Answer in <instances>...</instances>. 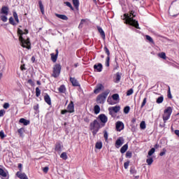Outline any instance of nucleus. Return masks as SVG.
I'll return each instance as SVG.
<instances>
[{"instance_id": "obj_28", "label": "nucleus", "mask_w": 179, "mask_h": 179, "mask_svg": "<svg viewBox=\"0 0 179 179\" xmlns=\"http://www.w3.org/2000/svg\"><path fill=\"white\" fill-rule=\"evenodd\" d=\"M50 55H51V59L52 62H57L58 56H57V55H55L54 53H52Z\"/></svg>"}, {"instance_id": "obj_8", "label": "nucleus", "mask_w": 179, "mask_h": 179, "mask_svg": "<svg viewBox=\"0 0 179 179\" xmlns=\"http://www.w3.org/2000/svg\"><path fill=\"white\" fill-rule=\"evenodd\" d=\"M97 120H99V122L101 121V124H103V127L106 125V122L108 121V118L104 114L99 115Z\"/></svg>"}, {"instance_id": "obj_15", "label": "nucleus", "mask_w": 179, "mask_h": 179, "mask_svg": "<svg viewBox=\"0 0 179 179\" xmlns=\"http://www.w3.org/2000/svg\"><path fill=\"white\" fill-rule=\"evenodd\" d=\"M67 111L69 113H74L75 107L73 106V102H71L67 106Z\"/></svg>"}, {"instance_id": "obj_52", "label": "nucleus", "mask_w": 179, "mask_h": 179, "mask_svg": "<svg viewBox=\"0 0 179 179\" xmlns=\"http://www.w3.org/2000/svg\"><path fill=\"white\" fill-rule=\"evenodd\" d=\"M56 150H61V144H57L55 147Z\"/></svg>"}, {"instance_id": "obj_45", "label": "nucleus", "mask_w": 179, "mask_h": 179, "mask_svg": "<svg viewBox=\"0 0 179 179\" xmlns=\"http://www.w3.org/2000/svg\"><path fill=\"white\" fill-rule=\"evenodd\" d=\"M134 93V90L132 89H130L127 91V96H131V94H133Z\"/></svg>"}, {"instance_id": "obj_42", "label": "nucleus", "mask_w": 179, "mask_h": 179, "mask_svg": "<svg viewBox=\"0 0 179 179\" xmlns=\"http://www.w3.org/2000/svg\"><path fill=\"white\" fill-rule=\"evenodd\" d=\"M65 5H66V6H69V8L71 9V10H73V7L72 6V4H71L69 1H66L64 2Z\"/></svg>"}, {"instance_id": "obj_59", "label": "nucleus", "mask_w": 179, "mask_h": 179, "mask_svg": "<svg viewBox=\"0 0 179 179\" xmlns=\"http://www.w3.org/2000/svg\"><path fill=\"white\" fill-rule=\"evenodd\" d=\"M20 69H21V71H26V68L24 67V64H23L20 66Z\"/></svg>"}, {"instance_id": "obj_21", "label": "nucleus", "mask_w": 179, "mask_h": 179, "mask_svg": "<svg viewBox=\"0 0 179 179\" xmlns=\"http://www.w3.org/2000/svg\"><path fill=\"white\" fill-rule=\"evenodd\" d=\"M70 82L72 83L73 86H78L79 83H78V80L73 78H70Z\"/></svg>"}, {"instance_id": "obj_41", "label": "nucleus", "mask_w": 179, "mask_h": 179, "mask_svg": "<svg viewBox=\"0 0 179 179\" xmlns=\"http://www.w3.org/2000/svg\"><path fill=\"white\" fill-rule=\"evenodd\" d=\"M36 97H38L41 94V90L38 87L36 88Z\"/></svg>"}, {"instance_id": "obj_38", "label": "nucleus", "mask_w": 179, "mask_h": 179, "mask_svg": "<svg viewBox=\"0 0 179 179\" xmlns=\"http://www.w3.org/2000/svg\"><path fill=\"white\" fill-rule=\"evenodd\" d=\"M13 16L15 22H17V23H19V17H17V13L15 11L13 12Z\"/></svg>"}, {"instance_id": "obj_37", "label": "nucleus", "mask_w": 179, "mask_h": 179, "mask_svg": "<svg viewBox=\"0 0 179 179\" xmlns=\"http://www.w3.org/2000/svg\"><path fill=\"white\" fill-rule=\"evenodd\" d=\"M163 100H164L163 96L158 97L157 99V104H160V103H163Z\"/></svg>"}, {"instance_id": "obj_36", "label": "nucleus", "mask_w": 179, "mask_h": 179, "mask_svg": "<svg viewBox=\"0 0 179 179\" xmlns=\"http://www.w3.org/2000/svg\"><path fill=\"white\" fill-rule=\"evenodd\" d=\"M140 127L141 129H146V124L145 123V121H143L140 124Z\"/></svg>"}, {"instance_id": "obj_44", "label": "nucleus", "mask_w": 179, "mask_h": 179, "mask_svg": "<svg viewBox=\"0 0 179 179\" xmlns=\"http://www.w3.org/2000/svg\"><path fill=\"white\" fill-rule=\"evenodd\" d=\"M145 38H146V40L150 41V43H153V38H152V37H150V36H149V35L145 36Z\"/></svg>"}, {"instance_id": "obj_63", "label": "nucleus", "mask_w": 179, "mask_h": 179, "mask_svg": "<svg viewBox=\"0 0 179 179\" xmlns=\"http://www.w3.org/2000/svg\"><path fill=\"white\" fill-rule=\"evenodd\" d=\"M175 134L177 135V136H179V130H175Z\"/></svg>"}, {"instance_id": "obj_19", "label": "nucleus", "mask_w": 179, "mask_h": 179, "mask_svg": "<svg viewBox=\"0 0 179 179\" xmlns=\"http://www.w3.org/2000/svg\"><path fill=\"white\" fill-rule=\"evenodd\" d=\"M44 100L45 103H47V104H48L49 106H51V98L50 97V95L46 94L44 96Z\"/></svg>"}, {"instance_id": "obj_56", "label": "nucleus", "mask_w": 179, "mask_h": 179, "mask_svg": "<svg viewBox=\"0 0 179 179\" xmlns=\"http://www.w3.org/2000/svg\"><path fill=\"white\" fill-rule=\"evenodd\" d=\"M4 114H5V110H0V117H3Z\"/></svg>"}, {"instance_id": "obj_40", "label": "nucleus", "mask_w": 179, "mask_h": 179, "mask_svg": "<svg viewBox=\"0 0 179 179\" xmlns=\"http://www.w3.org/2000/svg\"><path fill=\"white\" fill-rule=\"evenodd\" d=\"M129 110H131V108H129V106L124 107V114H128V113H129Z\"/></svg>"}, {"instance_id": "obj_17", "label": "nucleus", "mask_w": 179, "mask_h": 179, "mask_svg": "<svg viewBox=\"0 0 179 179\" xmlns=\"http://www.w3.org/2000/svg\"><path fill=\"white\" fill-rule=\"evenodd\" d=\"M98 31L99 33H100L103 40H106V33H104V31L103 30V29H101V27H98Z\"/></svg>"}, {"instance_id": "obj_9", "label": "nucleus", "mask_w": 179, "mask_h": 179, "mask_svg": "<svg viewBox=\"0 0 179 179\" xmlns=\"http://www.w3.org/2000/svg\"><path fill=\"white\" fill-rule=\"evenodd\" d=\"M122 145H124V138L119 137L115 142V146L117 149H120Z\"/></svg>"}, {"instance_id": "obj_26", "label": "nucleus", "mask_w": 179, "mask_h": 179, "mask_svg": "<svg viewBox=\"0 0 179 179\" xmlns=\"http://www.w3.org/2000/svg\"><path fill=\"white\" fill-rule=\"evenodd\" d=\"M146 163L148 166H152V164L153 163V158L151 157H148L146 159Z\"/></svg>"}, {"instance_id": "obj_25", "label": "nucleus", "mask_w": 179, "mask_h": 179, "mask_svg": "<svg viewBox=\"0 0 179 179\" xmlns=\"http://www.w3.org/2000/svg\"><path fill=\"white\" fill-rule=\"evenodd\" d=\"M58 90L59 93H65V92H66V88H65V85H61Z\"/></svg>"}, {"instance_id": "obj_2", "label": "nucleus", "mask_w": 179, "mask_h": 179, "mask_svg": "<svg viewBox=\"0 0 179 179\" xmlns=\"http://www.w3.org/2000/svg\"><path fill=\"white\" fill-rule=\"evenodd\" d=\"M124 17L126 19V23H128V24H130L131 26H134V27H136V29H140L138 21L132 18L135 17L133 11H131L130 14H124Z\"/></svg>"}, {"instance_id": "obj_34", "label": "nucleus", "mask_w": 179, "mask_h": 179, "mask_svg": "<svg viewBox=\"0 0 179 179\" xmlns=\"http://www.w3.org/2000/svg\"><path fill=\"white\" fill-rule=\"evenodd\" d=\"M112 99L115 100V101H117V100H120V95H118V94H115L112 96Z\"/></svg>"}, {"instance_id": "obj_46", "label": "nucleus", "mask_w": 179, "mask_h": 179, "mask_svg": "<svg viewBox=\"0 0 179 179\" xmlns=\"http://www.w3.org/2000/svg\"><path fill=\"white\" fill-rule=\"evenodd\" d=\"M106 66H110V57H106Z\"/></svg>"}, {"instance_id": "obj_55", "label": "nucleus", "mask_w": 179, "mask_h": 179, "mask_svg": "<svg viewBox=\"0 0 179 179\" xmlns=\"http://www.w3.org/2000/svg\"><path fill=\"white\" fill-rule=\"evenodd\" d=\"M145 104H146V98H144L143 103L141 104V108H143Z\"/></svg>"}, {"instance_id": "obj_20", "label": "nucleus", "mask_w": 179, "mask_h": 179, "mask_svg": "<svg viewBox=\"0 0 179 179\" xmlns=\"http://www.w3.org/2000/svg\"><path fill=\"white\" fill-rule=\"evenodd\" d=\"M20 122L21 124H23L24 125H29V124H30V121H29V120H26V119H24V118H21V119L20 120Z\"/></svg>"}, {"instance_id": "obj_57", "label": "nucleus", "mask_w": 179, "mask_h": 179, "mask_svg": "<svg viewBox=\"0 0 179 179\" xmlns=\"http://www.w3.org/2000/svg\"><path fill=\"white\" fill-rule=\"evenodd\" d=\"M108 103H109V104H110L111 106L114 104V102L111 101V98L108 99Z\"/></svg>"}, {"instance_id": "obj_16", "label": "nucleus", "mask_w": 179, "mask_h": 179, "mask_svg": "<svg viewBox=\"0 0 179 179\" xmlns=\"http://www.w3.org/2000/svg\"><path fill=\"white\" fill-rule=\"evenodd\" d=\"M16 176L17 177H18V178L20 179H24L25 178L27 177V175H26V173L20 171L17 172Z\"/></svg>"}, {"instance_id": "obj_18", "label": "nucleus", "mask_w": 179, "mask_h": 179, "mask_svg": "<svg viewBox=\"0 0 179 179\" xmlns=\"http://www.w3.org/2000/svg\"><path fill=\"white\" fill-rule=\"evenodd\" d=\"M57 17H59V19H62V20H68V17L65 15H61L58 13L55 14Z\"/></svg>"}, {"instance_id": "obj_33", "label": "nucleus", "mask_w": 179, "mask_h": 179, "mask_svg": "<svg viewBox=\"0 0 179 179\" xmlns=\"http://www.w3.org/2000/svg\"><path fill=\"white\" fill-rule=\"evenodd\" d=\"M121 80V76L120 75V73H116V78H115V83H118Z\"/></svg>"}, {"instance_id": "obj_4", "label": "nucleus", "mask_w": 179, "mask_h": 179, "mask_svg": "<svg viewBox=\"0 0 179 179\" xmlns=\"http://www.w3.org/2000/svg\"><path fill=\"white\" fill-rule=\"evenodd\" d=\"M8 15H9V8L8 6H3L0 10V19L4 23L8 22Z\"/></svg>"}, {"instance_id": "obj_12", "label": "nucleus", "mask_w": 179, "mask_h": 179, "mask_svg": "<svg viewBox=\"0 0 179 179\" xmlns=\"http://www.w3.org/2000/svg\"><path fill=\"white\" fill-rule=\"evenodd\" d=\"M116 129L117 131H118L119 132L120 131H122V129H124V123L122 122H117L116 123Z\"/></svg>"}, {"instance_id": "obj_62", "label": "nucleus", "mask_w": 179, "mask_h": 179, "mask_svg": "<svg viewBox=\"0 0 179 179\" xmlns=\"http://www.w3.org/2000/svg\"><path fill=\"white\" fill-rule=\"evenodd\" d=\"M130 173H131V174H135V173H136V171H135V169H131V170H130Z\"/></svg>"}, {"instance_id": "obj_53", "label": "nucleus", "mask_w": 179, "mask_h": 179, "mask_svg": "<svg viewBox=\"0 0 179 179\" xmlns=\"http://www.w3.org/2000/svg\"><path fill=\"white\" fill-rule=\"evenodd\" d=\"M3 108H5L6 110L9 108V103H5L3 104Z\"/></svg>"}, {"instance_id": "obj_23", "label": "nucleus", "mask_w": 179, "mask_h": 179, "mask_svg": "<svg viewBox=\"0 0 179 179\" xmlns=\"http://www.w3.org/2000/svg\"><path fill=\"white\" fill-rule=\"evenodd\" d=\"M127 150H128V144H125L124 145L121 149H120V152L121 153H125V152H127Z\"/></svg>"}, {"instance_id": "obj_58", "label": "nucleus", "mask_w": 179, "mask_h": 179, "mask_svg": "<svg viewBox=\"0 0 179 179\" xmlns=\"http://www.w3.org/2000/svg\"><path fill=\"white\" fill-rule=\"evenodd\" d=\"M66 113H69V112H68V110H62L61 111V114H62V115L66 114Z\"/></svg>"}, {"instance_id": "obj_47", "label": "nucleus", "mask_w": 179, "mask_h": 179, "mask_svg": "<svg viewBox=\"0 0 179 179\" xmlns=\"http://www.w3.org/2000/svg\"><path fill=\"white\" fill-rule=\"evenodd\" d=\"M104 51L106 54H107L108 57H110V50H108V48H107V47L104 48Z\"/></svg>"}, {"instance_id": "obj_11", "label": "nucleus", "mask_w": 179, "mask_h": 179, "mask_svg": "<svg viewBox=\"0 0 179 179\" xmlns=\"http://www.w3.org/2000/svg\"><path fill=\"white\" fill-rule=\"evenodd\" d=\"M0 176L2 179H9V176L8 172L5 171L3 169L0 168Z\"/></svg>"}, {"instance_id": "obj_1", "label": "nucleus", "mask_w": 179, "mask_h": 179, "mask_svg": "<svg viewBox=\"0 0 179 179\" xmlns=\"http://www.w3.org/2000/svg\"><path fill=\"white\" fill-rule=\"evenodd\" d=\"M28 33H29V31L27 29H25L24 32L20 29H17V34L20 36L19 40L20 41V44L22 47H23L24 48H27L28 50H30V41L29 38L27 39H25L24 38H23V34H27Z\"/></svg>"}, {"instance_id": "obj_49", "label": "nucleus", "mask_w": 179, "mask_h": 179, "mask_svg": "<svg viewBox=\"0 0 179 179\" xmlns=\"http://www.w3.org/2000/svg\"><path fill=\"white\" fill-rule=\"evenodd\" d=\"M126 157H129V158L132 157V152L128 151V152L126 153Z\"/></svg>"}, {"instance_id": "obj_31", "label": "nucleus", "mask_w": 179, "mask_h": 179, "mask_svg": "<svg viewBox=\"0 0 179 179\" xmlns=\"http://www.w3.org/2000/svg\"><path fill=\"white\" fill-rule=\"evenodd\" d=\"M158 57H159V58H162V59H166V53L164 52L159 53Z\"/></svg>"}, {"instance_id": "obj_10", "label": "nucleus", "mask_w": 179, "mask_h": 179, "mask_svg": "<svg viewBox=\"0 0 179 179\" xmlns=\"http://www.w3.org/2000/svg\"><path fill=\"white\" fill-rule=\"evenodd\" d=\"M121 110L120 106H112L108 108L109 114L112 115L113 113H118Z\"/></svg>"}, {"instance_id": "obj_48", "label": "nucleus", "mask_w": 179, "mask_h": 179, "mask_svg": "<svg viewBox=\"0 0 179 179\" xmlns=\"http://www.w3.org/2000/svg\"><path fill=\"white\" fill-rule=\"evenodd\" d=\"M103 137L106 139V141L108 139V133H107V131H104Z\"/></svg>"}, {"instance_id": "obj_24", "label": "nucleus", "mask_w": 179, "mask_h": 179, "mask_svg": "<svg viewBox=\"0 0 179 179\" xmlns=\"http://www.w3.org/2000/svg\"><path fill=\"white\" fill-rule=\"evenodd\" d=\"M95 148L96 149H101V148H103V143L101 141H98L95 144Z\"/></svg>"}, {"instance_id": "obj_32", "label": "nucleus", "mask_w": 179, "mask_h": 179, "mask_svg": "<svg viewBox=\"0 0 179 179\" xmlns=\"http://www.w3.org/2000/svg\"><path fill=\"white\" fill-rule=\"evenodd\" d=\"M61 159H63V160H66L68 159V155H66V152H63L60 155Z\"/></svg>"}, {"instance_id": "obj_54", "label": "nucleus", "mask_w": 179, "mask_h": 179, "mask_svg": "<svg viewBox=\"0 0 179 179\" xmlns=\"http://www.w3.org/2000/svg\"><path fill=\"white\" fill-rule=\"evenodd\" d=\"M166 149H164L163 151L159 153V156H164V155H166Z\"/></svg>"}, {"instance_id": "obj_64", "label": "nucleus", "mask_w": 179, "mask_h": 179, "mask_svg": "<svg viewBox=\"0 0 179 179\" xmlns=\"http://www.w3.org/2000/svg\"><path fill=\"white\" fill-rule=\"evenodd\" d=\"M34 110H38V105H36L34 106Z\"/></svg>"}, {"instance_id": "obj_22", "label": "nucleus", "mask_w": 179, "mask_h": 179, "mask_svg": "<svg viewBox=\"0 0 179 179\" xmlns=\"http://www.w3.org/2000/svg\"><path fill=\"white\" fill-rule=\"evenodd\" d=\"M73 4L77 10H79V0H72Z\"/></svg>"}, {"instance_id": "obj_35", "label": "nucleus", "mask_w": 179, "mask_h": 179, "mask_svg": "<svg viewBox=\"0 0 179 179\" xmlns=\"http://www.w3.org/2000/svg\"><path fill=\"white\" fill-rule=\"evenodd\" d=\"M17 132H18L20 136H23V132H24V129L20 128L17 130Z\"/></svg>"}, {"instance_id": "obj_3", "label": "nucleus", "mask_w": 179, "mask_h": 179, "mask_svg": "<svg viewBox=\"0 0 179 179\" xmlns=\"http://www.w3.org/2000/svg\"><path fill=\"white\" fill-rule=\"evenodd\" d=\"M103 127H104V124H101V122H100V120H99L98 119L94 120V122H92L90 124V128L91 131H92L93 135H96V134L99 132V129H100V128H103Z\"/></svg>"}, {"instance_id": "obj_39", "label": "nucleus", "mask_w": 179, "mask_h": 179, "mask_svg": "<svg viewBox=\"0 0 179 179\" xmlns=\"http://www.w3.org/2000/svg\"><path fill=\"white\" fill-rule=\"evenodd\" d=\"M0 138L1 139H4L5 138H6V135H5V132H3V130L0 131Z\"/></svg>"}, {"instance_id": "obj_43", "label": "nucleus", "mask_w": 179, "mask_h": 179, "mask_svg": "<svg viewBox=\"0 0 179 179\" xmlns=\"http://www.w3.org/2000/svg\"><path fill=\"white\" fill-rule=\"evenodd\" d=\"M9 22L10 24H13V26L16 25V23H15V20H13V17H10L9 18Z\"/></svg>"}, {"instance_id": "obj_29", "label": "nucleus", "mask_w": 179, "mask_h": 179, "mask_svg": "<svg viewBox=\"0 0 179 179\" xmlns=\"http://www.w3.org/2000/svg\"><path fill=\"white\" fill-rule=\"evenodd\" d=\"M94 111L96 114H99V113H100V106H99V105H96L94 108Z\"/></svg>"}, {"instance_id": "obj_61", "label": "nucleus", "mask_w": 179, "mask_h": 179, "mask_svg": "<svg viewBox=\"0 0 179 179\" xmlns=\"http://www.w3.org/2000/svg\"><path fill=\"white\" fill-rule=\"evenodd\" d=\"M27 83L29 85H34L33 80H31V79L28 80Z\"/></svg>"}, {"instance_id": "obj_13", "label": "nucleus", "mask_w": 179, "mask_h": 179, "mask_svg": "<svg viewBox=\"0 0 179 179\" xmlns=\"http://www.w3.org/2000/svg\"><path fill=\"white\" fill-rule=\"evenodd\" d=\"M94 69L96 72H101L103 71V64L99 63L98 64H94Z\"/></svg>"}, {"instance_id": "obj_51", "label": "nucleus", "mask_w": 179, "mask_h": 179, "mask_svg": "<svg viewBox=\"0 0 179 179\" xmlns=\"http://www.w3.org/2000/svg\"><path fill=\"white\" fill-rule=\"evenodd\" d=\"M129 166V162H127L124 164V169H128V167Z\"/></svg>"}, {"instance_id": "obj_30", "label": "nucleus", "mask_w": 179, "mask_h": 179, "mask_svg": "<svg viewBox=\"0 0 179 179\" xmlns=\"http://www.w3.org/2000/svg\"><path fill=\"white\" fill-rule=\"evenodd\" d=\"M156 152V150L155 148H152L150 151H148V154L147 155V157H150Z\"/></svg>"}, {"instance_id": "obj_50", "label": "nucleus", "mask_w": 179, "mask_h": 179, "mask_svg": "<svg viewBox=\"0 0 179 179\" xmlns=\"http://www.w3.org/2000/svg\"><path fill=\"white\" fill-rule=\"evenodd\" d=\"M168 97L169 99H173V96H171V92L170 91V87H169Z\"/></svg>"}, {"instance_id": "obj_6", "label": "nucleus", "mask_w": 179, "mask_h": 179, "mask_svg": "<svg viewBox=\"0 0 179 179\" xmlns=\"http://www.w3.org/2000/svg\"><path fill=\"white\" fill-rule=\"evenodd\" d=\"M108 93H110V92H106L99 95L96 98L97 103H99L100 104L104 103L106 99H107V96H108Z\"/></svg>"}, {"instance_id": "obj_27", "label": "nucleus", "mask_w": 179, "mask_h": 179, "mask_svg": "<svg viewBox=\"0 0 179 179\" xmlns=\"http://www.w3.org/2000/svg\"><path fill=\"white\" fill-rule=\"evenodd\" d=\"M38 4L42 15H44V6L43 5V2H41V1H39Z\"/></svg>"}, {"instance_id": "obj_5", "label": "nucleus", "mask_w": 179, "mask_h": 179, "mask_svg": "<svg viewBox=\"0 0 179 179\" xmlns=\"http://www.w3.org/2000/svg\"><path fill=\"white\" fill-rule=\"evenodd\" d=\"M171 113H173V109L171 107H168L164 111V115L162 116L164 124H166V121L169 120L170 115H171Z\"/></svg>"}, {"instance_id": "obj_60", "label": "nucleus", "mask_w": 179, "mask_h": 179, "mask_svg": "<svg viewBox=\"0 0 179 179\" xmlns=\"http://www.w3.org/2000/svg\"><path fill=\"white\" fill-rule=\"evenodd\" d=\"M43 172L44 173H48V167H45V168H43Z\"/></svg>"}, {"instance_id": "obj_7", "label": "nucleus", "mask_w": 179, "mask_h": 179, "mask_svg": "<svg viewBox=\"0 0 179 179\" xmlns=\"http://www.w3.org/2000/svg\"><path fill=\"white\" fill-rule=\"evenodd\" d=\"M61 69L62 67L60 64H55L53 66V73L52 74L53 78H58V76H59V74L61 73Z\"/></svg>"}, {"instance_id": "obj_14", "label": "nucleus", "mask_w": 179, "mask_h": 179, "mask_svg": "<svg viewBox=\"0 0 179 179\" xmlns=\"http://www.w3.org/2000/svg\"><path fill=\"white\" fill-rule=\"evenodd\" d=\"M103 85L101 84H98L96 87L95 90H94V93H95V94H99V93H100V92H101V90L103 89Z\"/></svg>"}]
</instances>
